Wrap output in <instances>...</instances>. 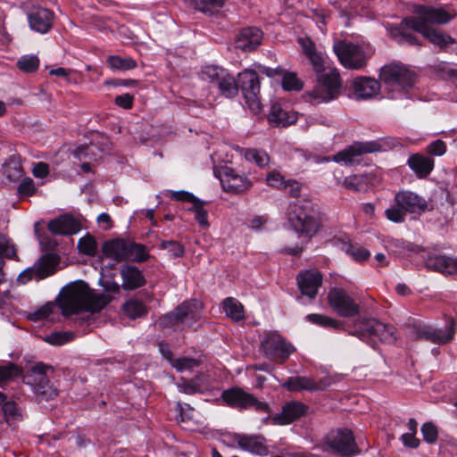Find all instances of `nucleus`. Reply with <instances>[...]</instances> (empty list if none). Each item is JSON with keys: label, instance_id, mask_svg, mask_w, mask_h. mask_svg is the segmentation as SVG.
Returning a JSON list of instances; mask_svg holds the SVG:
<instances>
[{"label": "nucleus", "instance_id": "nucleus-8", "mask_svg": "<svg viewBox=\"0 0 457 457\" xmlns=\"http://www.w3.org/2000/svg\"><path fill=\"white\" fill-rule=\"evenodd\" d=\"M333 50L340 63L349 70L362 69L370 57L363 46L343 40L336 42Z\"/></svg>", "mask_w": 457, "mask_h": 457}, {"label": "nucleus", "instance_id": "nucleus-50", "mask_svg": "<svg viewBox=\"0 0 457 457\" xmlns=\"http://www.w3.org/2000/svg\"><path fill=\"white\" fill-rule=\"evenodd\" d=\"M269 120L281 127H287L296 120L295 117H292V119L289 120V116L287 112L282 109L276 110L275 107H273L272 112L269 114Z\"/></svg>", "mask_w": 457, "mask_h": 457}, {"label": "nucleus", "instance_id": "nucleus-53", "mask_svg": "<svg viewBox=\"0 0 457 457\" xmlns=\"http://www.w3.org/2000/svg\"><path fill=\"white\" fill-rule=\"evenodd\" d=\"M74 338L75 334L73 332H55L48 337V342L54 345H62L63 344L72 341Z\"/></svg>", "mask_w": 457, "mask_h": 457}, {"label": "nucleus", "instance_id": "nucleus-52", "mask_svg": "<svg viewBox=\"0 0 457 457\" xmlns=\"http://www.w3.org/2000/svg\"><path fill=\"white\" fill-rule=\"evenodd\" d=\"M421 433L424 441L428 444H435L438 437L436 427L432 422H426L421 426Z\"/></svg>", "mask_w": 457, "mask_h": 457}, {"label": "nucleus", "instance_id": "nucleus-42", "mask_svg": "<svg viewBox=\"0 0 457 457\" xmlns=\"http://www.w3.org/2000/svg\"><path fill=\"white\" fill-rule=\"evenodd\" d=\"M223 70L224 69L222 67L218 65L206 64L202 66L199 72V78L201 80L213 85L217 79H219V75Z\"/></svg>", "mask_w": 457, "mask_h": 457}, {"label": "nucleus", "instance_id": "nucleus-55", "mask_svg": "<svg viewBox=\"0 0 457 457\" xmlns=\"http://www.w3.org/2000/svg\"><path fill=\"white\" fill-rule=\"evenodd\" d=\"M177 387L179 392L187 395H193L200 390V386L195 381L183 378L177 383Z\"/></svg>", "mask_w": 457, "mask_h": 457}, {"label": "nucleus", "instance_id": "nucleus-57", "mask_svg": "<svg viewBox=\"0 0 457 457\" xmlns=\"http://www.w3.org/2000/svg\"><path fill=\"white\" fill-rule=\"evenodd\" d=\"M162 247L165 250H168L174 257H181L185 253L184 246L177 241H163L162 243Z\"/></svg>", "mask_w": 457, "mask_h": 457}, {"label": "nucleus", "instance_id": "nucleus-2", "mask_svg": "<svg viewBox=\"0 0 457 457\" xmlns=\"http://www.w3.org/2000/svg\"><path fill=\"white\" fill-rule=\"evenodd\" d=\"M308 59L313 70L320 74L316 86L308 93L310 102L312 104H320L337 98L342 90V81L338 71L336 68H330L325 71V61L318 52Z\"/></svg>", "mask_w": 457, "mask_h": 457}, {"label": "nucleus", "instance_id": "nucleus-1", "mask_svg": "<svg viewBox=\"0 0 457 457\" xmlns=\"http://www.w3.org/2000/svg\"><path fill=\"white\" fill-rule=\"evenodd\" d=\"M109 302L108 295L95 293L85 282L77 281L63 288L62 296L58 304L63 315H70L79 311L98 312Z\"/></svg>", "mask_w": 457, "mask_h": 457}, {"label": "nucleus", "instance_id": "nucleus-10", "mask_svg": "<svg viewBox=\"0 0 457 457\" xmlns=\"http://www.w3.org/2000/svg\"><path fill=\"white\" fill-rule=\"evenodd\" d=\"M380 79L393 90L405 92L414 84V74L402 63L385 65L380 71Z\"/></svg>", "mask_w": 457, "mask_h": 457}, {"label": "nucleus", "instance_id": "nucleus-25", "mask_svg": "<svg viewBox=\"0 0 457 457\" xmlns=\"http://www.w3.org/2000/svg\"><path fill=\"white\" fill-rule=\"evenodd\" d=\"M237 445L245 451L258 455H267L269 451L266 446V440L261 435L238 434L235 437Z\"/></svg>", "mask_w": 457, "mask_h": 457}, {"label": "nucleus", "instance_id": "nucleus-19", "mask_svg": "<svg viewBox=\"0 0 457 457\" xmlns=\"http://www.w3.org/2000/svg\"><path fill=\"white\" fill-rule=\"evenodd\" d=\"M308 409V406L301 402H288L282 407V411L271 419L276 425H287L304 416Z\"/></svg>", "mask_w": 457, "mask_h": 457}, {"label": "nucleus", "instance_id": "nucleus-45", "mask_svg": "<svg viewBox=\"0 0 457 457\" xmlns=\"http://www.w3.org/2000/svg\"><path fill=\"white\" fill-rule=\"evenodd\" d=\"M195 8L204 13H212L224 5L226 0H191Z\"/></svg>", "mask_w": 457, "mask_h": 457}, {"label": "nucleus", "instance_id": "nucleus-17", "mask_svg": "<svg viewBox=\"0 0 457 457\" xmlns=\"http://www.w3.org/2000/svg\"><path fill=\"white\" fill-rule=\"evenodd\" d=\"M27 19L30 29L46 34L53 28L54 13L47 8L36 6L27 13Z\"/></svg>", "mask_w": 457, "mask_h": 457}, {"label": "nucleus", "instance_id": "nucleus-21", "mask_svg": "<svg viewBox=\"0 0 457 457\" xmlns=\"http://www.w3.org/2000/svg\"><path fill=\"white\" fill-rule=\"evenodd\" d=\"M47 227L53 234L60 236L77 234L81 229L79 220L71 214H62L51 220Z\"/></svg>", "mask_w": 457, "mask_h": 457}, {"label": "nucleus", "instance_id": "nucleus-62", "mask_svg": "<svg viewBox=\"0 0 457 457\" xmlns=\"http://www.w3.org/2000/svg\"><path fill=\"white\" fill-rule=\"evenodd\" d=\"M177 308L174 310V312L167 313L163 317L160 318L159 320V325L162 328H169L172 327L176 324H179V318L177 317Z\"/></svg>", "mask_w": 457, "mask_h": 457}, {"label": "nucleus", "instance_id": "nucleus-14", "mask_svg": "<svg viewBox=\"0 0 457 457\" xmlns=\"http://www.w3.org/2000/svg\"><path fill=\"white\" fill-rule=\"evenodd\" d=\"M261 350L268 358L283 362L288 359L295 348L279 334L271 333L262 341Z\"/></svg>", "mask_w": 457, "mask_h": 457}, {"label": "nucleus", "instance_id": "nucleus-13", "mask_svg": "<svg viewBox=\"0 0 457 457\" xmlns=\"http://www.w3.org/2000/svg\"><path fill=\"white\" fill-rule=\"evenodd\" d=\"M326 444L337 454L350 457L359 453L352 430L337 428L326 436Z\"/></svg>", "mask_w": 457, "mask_h": 457}, {"label": "nucleus", "instance_id": "nucleus-31", "mask_svg": "<svg viewBox=\"0 0 457 457\" xmlns=\"http://www.w3.org/2000/svg\"><path fill=\"white\" fill-rule=\"evenodd\" d=\"M57 263L58 258L55 254L46 253L39 258L34 265V268L37 269V279L39 280L52 275Z\"/></svg>", "mask_w": 457, "mask_h": 457}, {"label": "nucleus", "instance_id": "nucleus-5", "mask_svg": "<svg viewBox=\"0 0 457 457\" xmlns=\"http://www.w3.org/2000/svg\"><path fill=\"white\" fill-rule=\"evenodd\" d=\"M396 145H398V142L390 137L367 142H354L347 148L334 154L333 161L336 162H344L346 165H352L356 162V158L363 154L386 152L395 148Z\"/></svg>", "mask_w": 457, "mask_h": 457}, {"label": "nucleus", "instance_id": "nucleus-49", "mask_svg": "<svg viewBox=\"0 0 457 457\" xmlns=\"http://www.w3.org/2000/svg\"><path fill=\"white\" fill-rule=\"evenodd\" d=\"M54 305L51 303H47L33 312H28L26 318L30 321H40L47 319L53 312Z\"/></svg>", "mask_w": 457, "mask_h": 457}, {"label": "nucleus", "instance_id": "nucleus-32", "mask_svg": "<svg viewBox=\"0 0 457 457\" xmlns=\"http://www.w3.org/2000/svg\"><path fill=\"white\" fill-rule=\"evenodd\" d=\"M222 309L227 317L234 321L245 319V309L243 304L234 297H227L222 302Z\"/></svg>", "mask_w": 457, "mask_h": 457}, {"label": "nucleus", "instance_id": "nucleus-36", "mask_svg": "<svg viewBox=\"0 0 457 457\" xmlns=\"http://www.w3.org/2000/svg\"><path fill=\"white\" fill-rule=\"evenodd\" d=\"M220 94L227 98H233L238 93V83L229 72L219 85Z\"/></svg>", "mask_w": 457, "mask_h": 457}, {"label": "nucleus", "instance_id": "nucleus-35", "mask_svg": "<svg viewBox=\"0 0 457 457\" xmlns=\"http://www.w3.org/2000/svg\"><path fill=\"white\" fill-rule=\"evenodd\" d=\"M375 324V337L381 342L394 343L396 340L395 328L392 325H386L378 320Z\"/></svg>", "mask_w": 457, "mask_h": 457}, {"label": "nucleus", "instance_id": "nucleus-56", "mask_svg": "<svg viewBox=\"0 0 457 457\" xmlns=\"http://www.w3.org/2000/svg\"><path fill=\"white\" fill-rule=\"evenodd\" d=\"M345 252L357 262L365 261L370 256L369 250L351 245L346 246Z\"/></svg>", "mask_w": 457, "mask_h": 457}, {"label": "nucleus", "instance_id": "nucleus-34", "mask_svg": "<svg viewBox=\"0 0 457 457\" xmlns=\"http://www.w3.org/2000/svg\"><path fill=\"white\" fill-rule=\"evenodd\" d=\"M370 179L364 174H355L346 177L343 185L345 188L353 191H366L368 189Z\"/></svg>", "mask_w": 457, "mask_h": 457}, {"label": "nucleus", "instance_id": "nucleus-3", "mask_svg": "<svg viewBox=\"0 0 457 457\" xmlns=\"http://www.w3.org/2000/svg\"><path fill=\"white\" fill-rule=\"evenodd\" d=\"M287 216L293 229L308 238H312L321 225L318 205L307 199L291 203L288 205Z\"/></svg>", "mask_w": 457, "mask_h": 457}, {"label": "nucleus", "instance_id": "nucleus-28", "mask_svg": "<svg viewBox=\"0 0 457 457\" xmlns=\"http://www.w3.org/2000/svg\"><path fill=\"white\" fill-rule=\"evenodd\" d=\"M426 266L442 273L453 274L457 272V260L446 255L435 254L426 261Z\"/></svg>", "mask_w": 457, "mask_h": 457}, {"label": "nucleus", "instance_id": "nucleus-24", "mask_svg": "<svg viewBox=\"0 0 457 457\" xmlns=\"http://www.w3.org/2000/svg\"><path fill=\"white\" fill-rule=\"evenodd\" d=\"M121 277V287L124 290L131 291L145 285L146 279L143 272L136 266L125 264L120 271Z\"/></svg>", "mask_w": 457, "mask_h": 457}, {"label": "nucleus", "instance_id": "nucleus-37", "mask_svg": "<svg viewBox=\"0 0 457 457\" xmlns=\"http://www.w3.org/2000/svg\"><path fill=\"white\" fill-rule=\"evenodd\" d=\"M305 320L312 324L322 328H338L341 325V322L339 320L320 313L308 314L305 317Z\"/></svg>", "mask_w": 457, "mask_h": 457}, {"label": "nucleus", "instance_id": "nucleus-40", "mask_svg": "<svg viewBox=\"0 0 457 457\" xmlns=\"http://www.w3.org/2000/svg\"><path fill=\"white\" fill-rule=\"evenodd\" d=\"M39 59L37 55L34 54H25L22 55L17 61V67L19 70L25 73H32L35 72L39 67Z\"/></svg>", "mask_w": 457, "mask_h": 457}, {"label": "nucleus", "instance_id": "nucleus-9", "mask_svg": "<svg viewBox=\"0 0 457 457\" xmlns=\"http://www.w3.org/2000/svg\"><path fill=\"white\" fill-rule=\"evenodd\" d=\"M330 309L342 318H353L361 313V306L357 300L342 287H334L327 295Z\"/></svg>", "mask_w": 457, "mask_h": 457}, {"label": "nucleus", "instance_id": "nucleus-11", "mask_svg": "<svg viewBox=\"0 0 457 457\" xmlns=\"http://www.w3.org/2000/svg\"><path fill=\"white\" fill-rule=\"evenodd\" d=\"M237 83L248 108L253 113L258 114L262 110V104L259 98L260 79L257 72L250 69L244 70L238 73Z\"/></svg>", "mask_w": 457, "mask_h": 457}, {"label": "nucleus", "instance_id": "nucleus-61", "mask_svg": "<svg viewBox=\"0 0 457 457\" xmlns=\"http://www.w3.org/2000/svg\"><path fill=\"white\" fill-rule=\"evenodd\" d=\"M291 197H298L301 194L302 185L295 179H287L286 187H283Z\"/></svg>", "mask_w": 457, "mask_h": 457}, {"label": "nucleus", "instance_id": "nucleus-30", "mask_svg": "<svg viewBox=\"0 0 457 457\" xmlns=\"http://www.w3.org/2000/svg\"><path fill=\"white\" fill-rule=\"evenodd\" d=\"M282 386L288 391H315L320 389L319 383L315 382L309 377H290L283 384Z\"/></svg>", "mask_w": 457, "mask_h": 457}, {"label": "nucleus", "instance_id": "nucleus-58", "mask_svg": "<svg viewBox=\"0 0 457 457\" xmlns=\"http://www.w3.org/2000/svg\"><path fill=\"white\" fill-rule=\"evenodd\" d=\"M386 218L394 222H403L404 220L406 212L398 205L392 206L385 212Z\"/></svg>", "mask_w": 457, "mask_h": 457}, {"label": "nucleus", "instance_id": "nucleus-60", "mask_svg": "<svg viewBox=\"0 0 457 457\" xmlns=\"http://www.w3.org/2000/svg\"><path fill=\"white\" fill-rule=\"evenodd\" d=\"M427 151L432 155L441 156L446 151V145L444 141L437 139L427 146Z\"/></svg>", "mask_w": 457, "mask_h": 457}, {"label": "nucleus", "instance_id": "nucleus-47", "mask_svg": "<svg viewBox=\"0 0 457 457\" xmlns=\"http://www.w3.org/2000/svg\"><path fill=\"white\" fill-rule=\"evenodd\" d=\"M245 157L247 161L253 162L261 168L267 166L270 162L268 154L259 149H247L245 153Z\"/></svg>", "mask_w": 457, "mask_h": 457}, {"label": "nucleus", "instance_id": "nucleus-7", "mask_svg": "<svg viewBox=\"0 0 457 457\" xmlns=\"http://www.w3.org/2000/svg\"><path fill=\"white\" fill-rule=\"evenodd\" d=\"M49 371L54 372L52 366L39 362L34 365L23 378L40 401L52 400L58 395L57 389L49 384L47 377Z\"/></svg>", "mask_w": 457, "mask_h": 457}, {"label": "nucleus", "instance_id": "nucleus-12", "mask_svg": "<svg viewBox=\"0 0 457 457\" xmlns=\"http://www.w3.org/2000/svg\"><path fill=\"white\" fill-rule=\"evenodd\" d=\"M214 175L219 179L222 189L229 194H243L253 187V182L245 174L228 166L214 170Z\"/></svg>", "mask_w": 457, "mask_h": 457}, {"label": "nucleus", "instance_id": "nucleus-41", "mask_svg": "<svg viewBox=\"0 0 457 457\" xmlns=\"http://www.w3.org/2000/svg\"><path fill=\"white\" fill-rule=\"evenodd\" d=\"M202 361L198 358L191 357H179L172 361L171 366L179 372L192 371L194 369L200 366Z\"/></svg>", "mask_w": 457, "mask_h": 457}, {"label": "nucleus", "instance_id": "nucleus-64", "mask_svg": "<svg viewBox=\"0 0 457 457\" xmlns=\"http://www.w3.org/2000/svg\"><path fill=\"white\" fill-rule=\"evenodd\" d=\"M170 197L176 201L188 202L192 204L197 200L194 195L187 191H172Z\"/></svg>", "mask_w": 457, "mask_h": 457}, {"label": "nucleus", "instance_id": "nucleus-16", "mask_svg": "<svg viewBox=\"0 0 457 457\" xmlns=\"http://www.w3.org/2000/svg\"><path fill=\"white\" fill-rule=\"evenodd\" d=\"M416 17H406L403 20L421 21L427 26L434 24H446L455 16V12H451L444 8H436L425 5H418L414 10Z\"/></svg>", "mask_w": 457, "mask_h": 457}, {"label": "nucleus", "instance_id": "nucleus-6", "mask_svg": "<svg viewBox=\"0 0 457 457\" xmlns=\"http://www.w3.org/2000/svg\"><path fill=\"white\" fill-rule=\"evenodd\" d=\"M220 399L230 408L238 411L253 409L257 412L268 414L266 420L270 419L271 409L269 403L260 401L253 394L246 392L240 386H232L223 390Z\"/></svg>", "mask_w": 457, "mask_h": 457}, {"label": "nucleus", "instance_id": "nucleus-43", "mask_svg": "<svg viewBox=\"0 0 457 457\" xmlns=\"http://www.w3.org/2000/svg\"><path fill=\"white\" fill-rule=\"evenodd\" d=\"M374 322H378V320L370 319L363 320L359 326V329L356 330L353 335L357 336L361 340L372 339L375 337V324Z\"/></svg>", "mask_w": 457, "mask_h": 457}, {"label": "nucleus", "instance_id": "nucleus-33", "mask_svg": "<svg viewBox=\"0 0 457 457\" xmlns=\"http://www.w3.org/2000/svg\"><path fill=\"white\" fill-rule=\"evenodd\" d=\"M122 311L131 320L141 318L147 313L145 303L137 298H129L122 305Z\"/></svg>", "mask_w": 457, "mask_h": 457}, {"label": "nucleus", "instance_id": "nucleus-44", "mask_svg": "<svg viewBox=\"0 0 457 457\" xmlns=\"http://www.w3.org/2000/svg\"><path fill=\"white\" fill-rule=\"evenodd\" d=\"M4 173L10 181H16L22 177L23 169L18 161L10 159L4 163Z\"/></svg>", "mask_w": 457, "mask_h": 457}, {"label": "nucleus", "instance_id": "nucleus-20", "mask_svg": "<svg viewBox=\"0 0 457 457\" xmlns=\"http://www.w3.org/2000/svg\"><path fill=\"white\" fill-rule=\"evenodd\" d=\"M455 333V321L453 319L447 320L445 329L424 327L419 329L417 336L436 344H445L451 341Z\"/></svg>", "mask_w": 457, "mask_h": 457}, {"label": "nucleus", "instance_id": "nucleus-4", "mask_svg": "<svg viewBox=\"0 0 457 457\" xmlns=\"http://www.w3.org/2000/svg\"><path fill=\"white\" fill-rule=\"evenodd\" d=\"M106 258L120 262H143L149 258L146 247L132 240L116 238L106 241L103 245Z\"/></svg>", "mask_w": 457, "mask_h": 457}, {"label": "nucleus", "instance_id": "nucleus-23", "mask_svg": "<svg viewBox=\"0 0 457 457\" xmlns=\"http://www.w3.org/2000/svg\"><path fill=\"white\" fill-rule=\"evenodd\" d=\"M203 303L196 300L191 299L186 301L177 307V317L179 323L190 327L202 317Z\"/></svg>", "mask_w": 457, "mask_h": 457}, {"label": "nucleus", "instance_id": "nucleus-51", "mask_svg": "<svg viewBox=\"0 0 457 457\" xmlns=\"http://www.w3.org/2000/svg\"><path fill=\"white\" fill-rule=\"evenodd\" d=\"M282 87L285 90L300 91L303 88L302 81L296 77L295 73L287 72L283 75Z\"/></svg>", "mask_w": 457, "mask_h": 457}, {"label": "nucleus", "instance_id": "nucleus-26", "mask_svg": "<svg viewBox=\"0 0 457 457\" xmlns=\"http://www.w3.org/2000/svg\"><path fill=\"white\" fill-rule=\"evenodd\" d=\"M353 95L356 99H370L379 93L380 84L374 79L360 77L353 80Z\"/></svg>", "mask_w": 457, "mask_h": 457}, {"label": "nucleus", "instance_id": "nucleus-54", "mask_svg": "<svg viewBox=\"0 0 457 457\" xmlns=\"http://www.w3.org/2000/svg\"><path fill=\"white\" fill-rule=\"evenodd\" d=\"M267 184L278 189L286 187L287 179L277 170L270 171L266 176Z\"/></svg>", "mask_w": 457, "mask_h": 457}, {"label": "nucleus", "instance_id": "nucleus-29", "mask_svg": "<svg viewBox=\"0 0 457 457\" xmlns=\"http://www.w3.org/2000/svg\"><path fill=\"white\" fill-rule=\"evenodd\" d=\"M409 167L420 178L427 177L434 168V160L428 156L415 154L408 159Z\"/></svg>", "mask_w": 457, "mask_h": 457}, {"label": "nucleus", "instance_id": "nucleus-38", "mask_svg": "<svg viewBox=\"0 0 457 457\" xmlns=\"http://www.w3.org/2000/svg\"><path fill=\"white\" fill-rule=\"evenodd\" d=\"M107 63L112 69L120 71H129L137 67V62L130 57H121L120 55H111L107 59Z\"/></svg>", "mask_w": 457, "mask_h": 457}, {"label": "nucleus", "instance_id": "nucleus-15", "mask_svg": "<svg viewBox=\"0 0 457 457\" xmlns=\"http://www.w3.org/2000/svg\"><path fill=\"white\" fill-rule=\"evenodd\" d=\"M408 29L420 33L424 37L428 39L432 44L437 46L441 50H445L448 46L455 43V39L450 35L445 33L439 29L432 26H427L421 21L403 20Z\"/></svg>", "mask_w": 457, "mask_h": 457}, {"label": "nucleus", "instance_id": "nucleus-27", "mask_svg": "<svg viewBox=\"0 0 457 457\" xmlns=\"http://www.w3.org/2000/svg\"><path fill=\"white\" fill-rule=\"evenodd\" d=\"M262 37V33L258 28H245L237 38L236 46L245 52H251L261 45Z\"/></svg>", "mask_w": 457, "mask_h": 457}, {"label": "nucleus", "instance_id": "nucleus-22", "mask_svg": "<svg viewBox=\"0 0 457 457\" xmlns=\"http://www.w3.org/2000/svg\"><path fill=\"white\" fill-rule=\"evenodd\" d=\"M396 205L402 207L406 212L421 213L428 207L427 201L411 191H401L395 195Z\"/></svg>", "mask_w": 457, "mask_h": 457}, {"label": "nucleus", "instance_id": "nucleus-18", "mask_svg": "<svg viewBox=\"0 0 457 457\" xmlns=\"http://www.w3.org/2000/svg\"><path fill=\"white\" fill-rule=\"evenodd\" d=\"M323 277L318 270H310L301 272L297 276V285L303 295L314 299L321 287Z\"/></svg>", "mask_w": 457, "mask_h": 457}, {"label": "nucleus", "instance_id": "nucleus-63", "mask_svg": "<svg viewBox=\"0 0 457 457\" xmlns=\"http://www.w3.org/2000/svg\"><path fill=\"white\" fill-rule=\"evenodd\" d=\"M16 372V366L14 364H8L7 366H0V385L11 379Z\"/></svg>", "mask_w": 457, "mask_h": 457}, {"label": "nucleus", "instance_id": "nucleus-46", "mask_svg": "<svg viewBox=\"0 0 457 457\" xmlns=\"http://www.w3.org/2000/svg\"><path fill=\"white\" fill-rule=\"evenodd\" d=\"M78 249L83 254L95 256L97 251L96 241L91 235L87 234L79 240Z\"/></svg>", "mask_w": 457, "mask_h": 457}, {"label": "nucleus", "instance_id": "nucleus-39", "mask_svg": "<svg viewBox=\"0 0 457 457\" xmlns=\"http://www.w3.org/2000/svg\"><path fill=\"white\" fill-rule=\"evenodd\" d=\"M17 260V253L12 241L4 234L0 233V261L4 259Z\"/></svg>", "mask_w": 457, "mask_h": 457}, {"label": "nucleus", "instance_id": "nucleus-48", "mask_svg": "<svg viewBox=\"0 0 457 457\" xmlns=\"http://www.w3.org/2000/svg\"><path fill=\"white\" fill-rule=\"evenodd\" d=\"M189 211L195 213V219L201 227L209 228L208 212L204 208V203L202 201L197 199Z\"/></svg>", "mask_w": 457, "mask_h": 457}, {"label": "nucleus", "instance_id": "nucleus-59", "mask_svg": "<svg viewBox=\"0 0 457 457\" xmlns=\"http://www.w3.org/2000/svg\"><path fill=\"white\" fill-rule=\"evenodd\" d=\"M17 191L21 195H32L36 191L33 179L30 178H24L21 181Z\"/></svg>", "mask_w": 457, "mask_h": 457}]
</instances>
